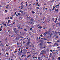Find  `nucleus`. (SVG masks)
Wrapping results in <instances>:
<instances>
[{"label": "nucleus", "mask_w": 60, "mask_h": 60, "mask_svg": "<svg viewBox=\"0 0 60 60\" xmlns=\"http://www.w3.org/2000/svg\"><path fill=\"white\" fill-rule=\"evenodd\" d=\"M26 49H25L22 50V51L24 52V54H26Z\"/></svg>", "instance_id": "f257e3e1"}, {"label": "nucleus", "mask_w": 60, "mask_h": 60, "mask_svg": "<svg viewBox=\"0 0 60 60\" xmlns=\"http://www.w3.org/2000/svg\"><path fill=\"white\" fill-rule=\"evenodd\" d=\"M41 52H42V53H43L44 54H45L46 53V51H44L43 50H42L41 51Z\"/></svg>", "instance_id": "f03ea898"}, {"label": "nucleus", "mask_w": 60, "mask_h": 60, "mask_svg": "<svg viewBox=\"0 0 60 60\" xmlns=\"http://www.w3.org/2000/svg\"><path fill=\"white\" fill-rule=\"evenodd\" d=\"M20 12H21V13H22V14H24V13H25V12H23V11H22L21 10H20L19 11Z\"/></svg>", "instance_id": "7ed1b4c3"}, {"label": "nucleus", "mask_w": 60, "mask_h": 60, "mask_svg": "<svg viewBox=\"0 0 60 60\" xmlns=\"http://www.w3.org/2000/svg\"><path fill=\"white\" fill-rule=\"evenodd\" d=\"M19 31V30H17L15 32V33H16V34H17V33H18V32Z\"/></svg>", "instance_id": "20e7f679"}, {"label": "nucleus", "mask_w": 60, "mask_h": 60, "mask_svg": "<svg viewBox=\"0 0 60 60\" xmlns=\"http://www.w3.org/2000/svg\"><path fill=\"white\" fill-rule=\"evenodd\" d=\"M60 41V40H58L57 41V42H59Z\"/></svg>", "instance_id": "39448f33"}, {"label": "nucleus", "mask_w": 60, "mask_h": 60, "mask_svg": "<svg viewBox=\"0 0 60 60\" xmlns=\"http://www.w3.org/2000/svg\"><path fill=\"white\" fill-rule=\"evenodd\" d=\"M30 20L31 21H33V20H34V19L33 18H31L30 19Z\"/></svg>", "instance_id": "423d86ee"}, {"label": "nucleus", "mask_w": 60, "mask_h": 60, "mask_svg": "<svg viewBox=\"0 0 60 60\" xmlns=\"http://www.w3.org/2000/svg\"><path fill=\"white\" fill-rule=\"evenodd\" d=\"M42 43H40L39 45L40 46H42Z\"/></svg>", "instance_id": "0eeeda50"}, {"label": "nucleus", "mask_w": 60, "mask_h": 60, "mask_svg": "<svg viewBox=\"0 0 60 60\" xmlns=\"http://www.w3.org/2000/svg\"><path fill=\"white\" fill-rule=\"evenodd\" d=\"M45 33L46 34H48L49 33V31H46L45 32Z\"/></svg>", "instance_id": "6e6552de"}, {"label": "nucleus", "mask_w": 60, "mask_h": 60, "mask_svg": "<svg viewBox=\"0 0 60 60\" xmlns=\"http://www.w3.org/2000/svg\"><path fill=\"white\" fill-rule=\"evenodd\" d=\"M29 46H30V47H32V46L33 47H34V45H29Z\"/></svg>", "instance_id": "1a4fd4ad"}, {"label": "nucleus", "mask_w": 60, "mask_h": 60, "mask_svg": "<svg viewBox=\"0 0 60 60\" xmlns=\"http://www.w3.org/2000/svg\"><path fill=\"white\" fill-rule=\"evenodd\" d=\"M41 58V57H38V59H39V60H41V59H40Z\"/></svg>", "instance_id": "9d476101"}, {"label": "nucleus", "mask_w": 60, "mask_h": 60, "mask_svg": "<svg viewBox=\"0 0 60 60\" xmlns=\"http://www.w3.org/2000/svg\"><path fill=\"white\" fill-rule=\"evenodd\" d=\"M3 25H4V26H6V27H7V26H6V24L5 23Z\"/></svg>", "instance_id": "9b49d317"}, {"label": "nucleus", "mask_w": 60, "mask_h": 60, "mask_svg": "<svg viewBox=\"0 0 60 60\" xmlns=\"http://www.w3.org/2000/svg\"><path fill=\"white\" fill-rule=\"evenodd\" d=\"M52 34V33L50 35V37H51V36H52V35H53V34Z\"/></svg>", "instance_id": "f8f14e48"}, {"label": "nucleus", "mask_w": 60, "mask_h": 60, "mask_svg": "<svg viewBox=\"0 0 60 60\" xmlns=\"http://www.w3.org/2000/svg\"><path fill=\"white\" fill-rule=\"evenodd\" d=\"M26 45L27 46H28V47L29 46V45H28L27 43L26 44Z\"/></svg>", "instance_id": "ddd939ff"}, {"label": "nucleus", "mask_w": 60, "mask_h": 60, "mask_svg": "<svg viewBox=\"0 0 60 60\" xmlns=\"http://www.w3.org/2000/svg\"><path fill=\"white\" fill-rule=\"evenodd\" d=\"M31 56V54H30V55H29V56H27V58H28V57H30V56Z\"/></svg>", "instance_id": "4468645a"}, {"label": "nucleus", "mask_w": 60, "mask_h": 60, "mask_svg": "<svg viewBox=\"0 0 60 60\" xmlns=\"http://www.w3.org/2000/svg\"><path fill=\"white\" fill-rule=\"evenodd\" d=\"M43 35L45 36H46V33H44L43 34Z\"/></svg>", "instance_id": "2eb2a0df"}, {"label": "nucleus", "mask_w": 60, "mask_h": 60, "mask_svg": "<svg viewBox=\"0 0 60 60\" xmlns=\"http://www.w3.org/2000/svg\"><path fill=\"white\" fill-rule=\"evenodd\" d=\"M57 43H55V45H57Z\"/></svg>", "instance_id": "dca6fc26"}, {"label": "nucleus", "mask_w": 60, "mask_h": 60, "mask_svg": "<svg viewBox=\"0 0 60 60\" xmlns=\"http://www.w3.org/2000/svg\"><path fill=\"white\" fill-rule=\"evenodd\" d=\"M36 8H37V9H38V10H39L40 9V8L39 7H37Z\"/></svg>", "instance_id": "f3484780"}, {"label": "nucleus", "mask_w": 60, "mask_h": 60, "mask_svg": "<svg viewBox=\"0 0 60 60\" xmlns=\"http://www.w3.org/2000/svg\"><path fill=\"white\" fill-rule=\"evenodd\" d=\"M55 11H58V9H57L56 10V9H55Z\"/></svg>", "instance_id": "a211bd4d"}, {"label": "nucleus", "mask_w": 60, "mask_h": 60, "mask_svg": "<svg viewBox=\"0 0 60 60\" xmlns=\"http://www.w3.org/2000/svg\"><path fill=\"white\" fill-rule=\"evenodd\" d=\"M30 43V41H29L27 43V44H28V45H29V43Z\"/></svg>", "instance_id": "6ab92c4d"}, {"label": "nucleus", "mask_w": 60, "mask_h": 60, "mask_svg": "<svg viewBox=\"0 0 60 60\" xmlns=\"http://www.w3.org/2000/svg\"><path fill=\"white\" fill-rule=\"evenodd\" d=\"M15 39L17 40V41H18V40H19V39H18V38H15Z\"/></svg>", "instance_id": "aec40b11"}, {"label": "nucleus", "mask_w": 60, "mask_h": 60, "mask_svg": "<svg viewBox=\"0 0 60 60\" xmlns=\"http://www.w3.org/2000/svg\"><path fill=\"white\" fill-rule=\"evenodd\" d=\"M21 7L22 8H23L24 7V6L23 5H22L21 6Z\"/></svg>", "instance_id": "412c9836"}, {"label": "nucleus", "mask_w": 60, "mask_h": 60, "mask_svg": "<svg viewBox=\"0 0 60 60\" xmlns=\"http://www.w3.org/2000/svg\"><path fill=\"white\" fill-rule=\"evenodd\" d=\"M20 26H19V27H18V28H19V29H21L20 28Z\"/></svg>", "instance_id": "4be33fe9"}, {"label": "nucleus", "mask_w": 60, "mask_h": 60, "mask_svg": "<svg viewBox=\"0 0 60 60\" xmlns=\"http://www.w3.org/2000/svg\"><path fill=\"white\" fill-rule=\"evenodd\" d=\"M58 59L59 60H60V57H59L58 58Z\"/></svg>", "instance_id": "5701e85b"}, {"label": "nucleus", "mask_w": 60, "mask_h": 60, "mask_svg": "<svg viewBox=\"0 0 60 60\" xmlns=\"http://www.w3.org/2000/svg\"><path fill=\"white\" fill-rule=\"evenodd\" d=\"M43 10H45V7H44L43 8Z\"/></svg>", "instance_id": "b1692460"}, {"label": "nucleus", "mask_w": 60, "mask_h": 60, "mask_svg": "<svg viewBox=\"0 0 60 60\" xmlns=\"http://www.w3.org/2000/svg\"><path fill=\"white\" fill-rule=\"evenodd\" d=\"M51 43V42H49V41L47 42V43Z\"/></svg>", "instance_id": "393cba45"}, {"label": "nucleus", "mask_w": 60, "mask_h": 60, "mask_svg": "<svg viewBox=\"0 0 60 60\" xmlns=\"http://www.w3.org/2000/svg\"><path fill=\"white\" fill-rule=\"evenodd\" d=\"M17 45H19V43L18 42H17Z\"/></svg>", "instance_id": "a878e982"}, {"label": "nucleus", "mask_w": 60, "mask_h": 60, "mask_svg": "<svg viewBox=\"0 0 60 60\" xmlns=\"http://www.w3.org/2000/svg\"><path fill=\"white\" fill-rule=\"evenodd\" d=\"M5 11L6 12H7V10H5Z\"/></svg>", "instance_id": "bb28decb"}, {"label": "nucleus", "mask_w": 60, "mask_h": 60, "mask_svg": "<svg viewBox=\"0 0 60 60\" xmlns=\"http://www.w3.org/2000/svg\"><path fill=\"white\" fill-rule=\"evenodd\" d=\"M10 20H9L8 21V23H10Z\"/></svg>", "instance_id": "cd10ccee"}, {"label": "nucleus", "mask_w": 60, "mask_h": 60, "mask_svg": "<svg viewBox=\"0 0 60 60\" xmlns=\"http://www.w3.org/2000/svg\"><path fill=\"white\" fill-rule=\"evenodd\" d=\"M59 37L58 36H57L56 37V38H58Z\"/></svg>", "instance_id": "c85d7f7f"}, {"label": "nucleus", "mask_w": 60, "mask_h": 60, "mask_svg": "<svg viewBox=\"0 0 60 60\" xmlns=\"http://www.w3.org/2000/svg\"><path fill=\"white\" fill-rule=\"evenodd\" d=\"M54 18H52V21H54Z\"/></svg>", "instance_id": "c756f323"}, {"label": "nucleus", "mask_w": 60, "mask_h": 60, "mask_svg": "<svg viewBox=\"0 0 60 60\" xmlns=\"http://www.w3.org/2000/svg\"><path fill=\"white\" fill-rule=\"evenodd\" d=\"M29 34H30V35H31V32H30L29 33Z\"/></svg>", "instance_id": "7c9ffc66"}, {"label": "nucleus", "mask_w": 60, "mask_h": 60, "mask_svg": "<svg viewBox=\"0 0 60 60\" xmlns=\"http://www.w3.org/2000/svg\"><path fill=\"white\" fill-rule=\"evenodd\" d=\"M2 30V28H1L0 29V31H1Z\"/></svg>", "instance_id": "2f4dec72"}, {"label": "nucleus", "mask_w": 60, "mask_h": 60, "mask_svg": "<svg viewBox=\"0 0 60 60\" xmlns=\"http://www.w3.org/2000/svg\"><path fill=\"white\" fill-rule=\"evenodd\" d=\"M9 25V23H7V25L8 26H9V25Z\"/></svg>", "instance_id": "473e14b6"}, {"label": "nucleus", "mask_w": 60, "mask_h": 60, "mask_svg": "<svg viewBox=\"0 0 60 60\" xmlns=\"http://www.w3.org/2000/svg\"><path fill=\"white\" fill-rule=\"evenodd\" d=\"M24 55H22V56H21V57H24Z\"/></svg>", "instance_id": "72a5a7b5"}, {"label": "nucleus", "mask_w": 60, "mask_h": 60, "mask_svg": "<svg viewBox=\"0 0 60 60\" xmlns=\"http://www.w3.org/2000/svg\"><path fill=\"white\" fill-rule=\"evenodd\" d=\"M16 12H15V15H16Z\"/></svg>", "instance_id": "f704fd0d"}, {"label": "nucleus", "mask_w": 60, "mask_h": 60, "mask_svg": "<svg viewBox=\"0 0 60 60\" xmlns=\"http://www.w3.org/2000/svg\"><path fill=\"white\" fill-rule=\"evenodd\" d=\"M56 21H54V22L55 23H56V20H55Z\"/></svg>", "instance_id": "c9c22d12"}, {"label": "nucleus", "mask_w": 60, "mask_h": 60, "mask_svg": "<svg viewBox=\"0 0 60 60\" xmlns=\"http://www.w3.org/2000/svg\"><path fill=\"white\" fill-rule=\"evenodd\" d=\"M24 30H25V31H27V30L26 29H24Z\"/></svg>", "instance_id": "e433bc0d"}, {"label": "nucleus", "mask_w": 60, "mask_h": 60, "mask_svg": "<svg viewBox=\"0 0 60 60\" xmlns=\"http://www.w3.org/2000/svg\"><path fill=\"white\" fill-rule=\"evenodd\" d=\"M22 49H21V53H22Z\"/></svg>", "instance_id": "4c0bfd02"}, {"label": "nucleus", "mask_w": 60, "mask_h": 60, "mask_svg": "<svg viewBox=\"0 0 60 60\" xmlns=\"http://www.w3.org/2000/svg\"><path fill=\"white\" fill-rule=\"evenodd\" d=\"M43 58V55H42V56L41 57V58Z\"/></svg>", "instance_id": "58836bf2"}, {"label": "nucleus", "mask_w": 60, "mask_h": 60, "mask_svg": "<svg viewBox=\"0 0 60 60\" xmlns=\"http://www.w3.org/2000/svg\"><path fill=\"white\" fill-rule=\"evenodd\" d=\"M10 19H12V17H11Z\"/></svg>", "instance_id": "ea45409f"}, {"label": "nucleus", "mask_w": 60, "mask_h": 60, "mask_svg": "<svg viewBox=\"0 0 60 60\" xmlns=\"http://www.w3.org/2000/svg\"><path fill=\"white\" fill-rule=\"evenodd\" d=\"M18 15H20V13H18Z\"/></svg>", "instance_id": "a19ab883"}, {"label": "nucleus", "mask_w": 60, "mask_h": 60, "mask_svg": "<svg viewBox=\"0 0 60 60\" xmlns=\"http://www.w3.org/2000/svg\"><path fill=\"white\" fill-rule=\"evenodd\" d=\"M30 17L29 16V19H30Z\"/></svg>", "instance_id": "79ce46f5"}, {"label": "nucleus", "mask_w": 60, "mask_h": 60, "mask_svg": "<svg viewBox=\"0 0 60 60\" xmlns=\"http://www.w3.org/2000/svg\"><path fill=\"white\" fill-rule=\"evenodd\" d=\"M20 48H19V51H20Z\"/></svg>", "instance_id": "37998d69"}, {"label": "nucleus", "mask_w": 60, "mask_h": 60, "mask_svg": "<svg viewBox=\"0 0 60 60\" xmlns=\"http://www.w3.org/2000/svg\"><path fill=\"white\" fill-rule=\"evenodd\" d=\"M16 52H17V51H15V52H14V53H16Z\"/></svg>", "instance_id": "c03bdc74"}, {"label": "nucleus", "mask_w": 60, "mask_h": 60, "mask_svg": "<svg viewBox=\"0 0 60 60\" xmlns=\"http://www.w3.org/2000/svg\"><path fill=\"white\" fill-rule=\"evenodd\" d=\"M32 30V28H30V30Z\"/></svg>", "instance_id": "a18cd8bd"}, {"label": "nucleus", "mask_w": 60, "mask_h": 60, "mask_svg": "<svg viewBox=\"0 0 60 60\" xmlns=\"http://www.w3.org/2000/svg\"><path fill=\"white\" fill-rule=\"evenodd\" d=\"M51 57V56L50 55V56H49V57Z\"/></svg>", "instance_id": "49530a36"}, {"label": "nucleus", "mask_w": 60, "mask_h": 60, "mask_svg": "<svg viewBox=\"0 0 60 60\" xmlns=\"http://www.w3.org/2000/svg\"><path fill=\"white\" fill-rule=\"evenodd\" d=\"M18 55H20V53H19V52L18 53Z\"/></svg>", "instance_id": "de8ad7c7"}, {"label": "nucleus", "mask_w": 60, "mask_h": 60, "mask_svg": "<svg viewBox=\"0 0 60 60\" xmlns=\"http://www.w3.org/2000/svg\"><path fill=\"white\" fill-rule=\"evenodd\" d=\"M51 55H52V53H50V55L51 56Z\"/></svg>", "instance_id": "09e8293b"}, {"label": "nucleus", "mask_w": 60, "mask_h": 60, "mask_svg": "<svg viewBox=\"0 0 60 60\" xmlns=\"http://www.w3.org/2000/svg\"><path fill=\"white\" fill-rule=\"evenodd\" d=\"M40 55H43V53H40Z\"/></svg>", "instance_id": "8fccbe9b"}, {"label": "nucleus", "mask_w": 60, "mask_h": 60, "mask_svg": "<svg viewBox=\"0 0 60 60\" xmlns=\"http://www.w3.org/2000/svg\"><path fill=\"white\" fill-rule=\"evenodd\" d=\"M52 60H54V58L52 57Z\"/></svg>", "instance_id": "3c124183"}, {"label": "nucleus", "mask_w": 60, "mask_h": 60, "mask_svg": "<svg viewBox=\"0 0 60 60\" xmlns=\"http://www.w3.org/2000/svg\"><path fill=\"white\" fill-rule=\"evenodd\" d=\"M42 36V34L41 35H40L41 37V36Z\"/></svg>", "instance_id": "603ef678"}, {"label": "nucleus", "mask_w": 60, "mask_h": 60, "mask_svg": "<svg viewBox=\"0 0 60 60\" xmlns=\"http://www.w3.org/2000/svg\"><path fill=\"white\" fill-rule=\"evenodd\" d=\"M23 44H24V43H26V42H23Z\"/></svg>", "instance_id": "864d4df0"}, {"label": "nucleus", "mask_w": 60, "mask_h": 60, "mask_svg": "<svg viewBox=\"0 0 60 60\" xmlns=\"http://www.w3.org/2000/svg\"><path fill=\"white\" fill-rule=\"evenodd\" d=\"M4 22H2V24H4Z\"/></svg>", "instance_id": "5fc2aeb1"}, {"label": "nucleus", "mask_w": 60, "mask_h": 60, "mask_svg": "<svg viewBox=\"0 0 60 60\" xmlns=\"http://www.w3.org/2000/svg\"><path fill=\"white\" fill-rule=\"evenodd\" d=\"M53 9H55V7L54 6L53 7Z\"/></svg>", "instance_id": "6e6d98bb"}, {"label": "nucleus", "mask_w": 60, "mask_h": 60, "mask_svg": "<svg viewBox=\"0 0 60 60\" xmlns=\"http://www.w3.org/2000/svg\"><path fill=\"white\" fill-rule=\"evenodd\" d=\"M22 40V39H20V41H21V40Z\"/></svg>", "instance_id": "4d7b16f0"}, {"label": "nucleus", "mask_w": 60, "mask_h": 60, "mask_svg": "<svg viewBox=\"0 0 60 60\" xmlns=\"http://www.w3.org/2000/svg\"><path fill=\"white\" fill-rule=\"evenodd\" d=\"M24 2H22L21 3V4H22V3H23Z\"/></svg>", "instance_id": "13d9d810"}, {"label": "nucleus", "mask_w": 60, "mask_h": 60, "mask_svg": "<svg viewBox=\"0 0 60 60\" xmlns=\"http://www.w3.org/2000/svg\"><path fill=\"white\" fill-rule=\"evenodd\" d=\"M6 45V46H7V47H8V45Z\"/></svg>", "instance_id": "bf43d9fd"}, {"label": "nucleus", "mask_w": 60, "mask_h": 60, "mask_svg": "<svg viewBox=\"0 0 60 60\" xmlns=\"http://www.w3.org/2000/svg\"><path fill=\"white\" fill-rule=\"evenodd\" d=\"M16 16L17 17H18V14H16Z\"/></svg>", "instance_id": "052dcab7"}, {"label": "nucleus", "mask_w": 60, "mask_h": 60, "mask_svg": "<svg viewBox=\"0 0 60 60\" xmlns=\"http://www.w3.org/2000/svg\"><path fill=\"white\" fill-rule=\"evenodd\" d=\"M18 52H19V53H21V52H19V51H18Z\"/></svg>", "instance_id": "680f3d73"}, {"label": "nucleus", "mask_w": 60, "mask_h": 60, "mask_svg": "<svg viewBox=\"0 0 60 60\" xmlns=\"http://www.w3.org/2000/svg\"><path fill=\"white\" fill-rule=\"evenodd\" d=\"M33 13L34 14V13H35V12H34V11H33Z\"/></svg>", "instance_id": "e2e57ef3"}, {"label": "nucleus", "mask_w": 60, "mask_h": 60, "mask_svg": "<svg viewBox=\"0 0 60 60\" xmlns=\"http://www.w3.org/2000/svg\"><path fill=\"white\" fill-rule=\"evenodd\" d=\"M40 27H41V26H40L39 27H38V28L39 29L40 28Z\"/></svg>", "instance_id": "0e129e2a"}, {"label": "nucleus", "mask_w": 60, "mask_h": 60, "mask_svg": "<svg viewBox=\"0 0 60 60\" xmlns=\"http://www.w3.org/2000/svg\"><path fill=\"white\" fill-rule=\"evenodd\" d=\"M49 10L50 11H52V10L50 9Z\"/></svg>", "instance_id": "69168bd1"}, {"label": "nucleus", "mask_w": 60, "mask_h": 60, "mask_svg": "<svg viewBox=\"0 0 60 60\" xmlns=\"http://www.w3.org/2000/svg\"><path fill=\"white\" fill-rule=\"evenodd\" d=\"M34 58H36V59H37V57H34Z\"/></svg>", "instance_id": "338daca9"}, {"label": "nucleus", "mask_w": 60, "mask_h": 60, "mask_svg": "<svg viewBox=\"0 0 60 60\" xmlns=\"http://www.w3.org/2000/svg\"><path fill=\"white\" fill-rule=\"evenodd\" d=\"M36 4L37 5H38V3H37Z\"/></svg>", "instance_id": "774afa93"}]
</instances>
